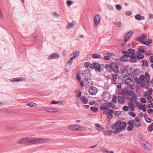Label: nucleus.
<instances>
[{
	"label": "nucleus",
	"instance_id": "1",
	"mask_svg": "<svg viewBox=\"0 0 153 153\" xmlns=\"http://www.w3.org/2000/svg\"><path fill=\"white\" fill-rule=\"evenodd\" d=\"M49 141L47 138H34L30 139L29 137H25L19 140L17 143L23 145L31 144L34 143H43L48 142Z\"/></svg>",
	"mask_w": 153,
	"mask_h": 153
},
{
	"label": "nucleus",
	"instance_id": "2",
	"mask_svg": "<svg viewBox=\"0 0 153 153\" xmlns=\"http://www.w3.org/2000/svg\"><path fill=\"white\" fill-rule=\"evenodd\" d=\"M127 123L126 122H123L121 120H119L113 123L111 126V128L115 130L113 131L114 134H118L121 131L125 129Z\"/></svg>",
	"mask_w": 153,
	"mask_h": 153
},
{
	"label": "nucleus",
	"instance_id": "3",
	"mask_svg": "<svg viewBox=\"0 0 153 153\" xmlns=\"http://www.w3.org/2000/svg\"><path fill=\"white\" fill-rule=\"evenodd\" d=\"M80 83L82 87L84 85L89 86L92 84L91 80L89 78L84 79L83 81H81Z\"/></svg>",
	"mask_w": 153,
	"mask_h": 153
},
{
	"label": "nucleus",
	"instance_id": "4",
	"mask_svg": "<svg viewBox=\"0 0 153 153\" xmlns=\"http://www.w3.org/2000/svg\"><path fill=\"white\" fill-rule=\"evenodd\" d=\"M68 128V129L75 131H82L83 128L79 125H73L69 126Z\"/></svg>",
	"mask_w": 153,
	"mask_h": 153
},
{
	"label": "nucleus",
	"instance_id": "5",
	"mask_svg": "<svg viewBox=\"0 0 153 153\" xmlns=\"http://www.w3.org/2000/svg\"><path fill=\"white\" fill-rule=\"evenodd\" d=\"M139 140L140 143L141 145L143 146L146 150H149V148L146 146L145 143L146 142L144 141V139L143 138V136L142 134L140 135L139 136Z\"/></svg>",
	"mask_w": 153,
	"mask_h": 153
},
{
	"label": "nucleus",
	"instance_id": "6",
	"mask_svg": "<svg viewBox=\"0 0 153 153\" xmlns=\"http://www.w3.org/2000/svg\"><path fill=\"white\" fill-rule=\"evenodd\" d=\"M111 68L115 73H117L119 71V69L117 65L115 63L111 62Z\"/></svg>",
	"mask_w": 153,
	"mask_h": 153
},
{
	"label": "nucleus",
	"instance_id": "7",
	"mask_svg": "<svg viewBox=\"0 0 153 153\" xmlns=\"http://www.w3.org/2000/svg\"><path fill=\"white\" fill-rule=\"evenodd\" d=\"M97 88L94 87H91L89 89V92L91 95H95L97 92Z\"/></svg>",
	"mask_w": 153,
	"mask_h": 153
},
{
	"label": "nucleus",
	"instance_id": "8",
	"mask_svg": "<svg viewBox=\"0 0 153 153\" xmlns=\"http://www.w3.org/2000/svg\"><path fill=\"white\" fill-rule=\"evenodd\" d=\"M110 98V95L108 93H105L102 95V100L105 101H108Z\"/></svg>",
	"mask_w": 153,
	"mask_h": 153
},
{
	"label": "nucleus",
	"instance_id": "9",
	"mask_svg": "<svg viewBox=\"0 0 153 153\" xmlns=\"http://www.w3.org/2000/svg\"><path fill=\"white\" fill-rule=\"evenodd\" d=\"M134 93V91L133 90H131L129 91L128 88H126L122 91L121 94H124L128 95H131L133 94Z\"/></svg>",
	"mask_w": 153,
	"mask_h": 153
},
{
	"label": "nucleus",
	"instance_id": "10",
	"mask_svg": "<svg viewBox=\"0 0 153 153\" xmlns=\"http://www.w3.org/2000/svg\"><path fill=\"white\" fill-rule=\"evenodd\" d=\"M93 65L96 71L99 72H101V66L100 65L97 63L94 62L93 63Z\"/></svg>",
	"mask_w": 153,
	"mask_h": 153
},
{
	"label": "nucleus",
	"instance_id": "11",
	"mask_svg": "<svg viewBox=\"0 0 153 153\" xmlns=\"http://www.w3.org/2000/svg\"><path fill=\"white\" fill-rule=\"evenodd\" d=\"M60 57V55L57 53H54L50 55L48 58V59H56Z\"/></svg>",
	"mask_w": 153,
	"mask_h": 153
},
{
	"label": "nucleus",
	"instance_id": "12",
	"mask_svg": "<svg viewBox=\"0 0 153 153\" xmlns=\"http://www.w3.org/2000/svg\"><path fill=\"white\" fill-rule=\"evenodd\" d=\"M133 32L132 31H130L126 34L125 37V42H126L132 36Z\"/></svg>",
	"mask_w": 153,
	"mask_h": 153
},
{
	"label": "nucleus",
	"instance_id": "13",
	"mask_svg": "<svg viewBox=\"0 0 153 153\" xmlns=\"http://www.w3.org/2000/svg\"><path fill=\"white\" fill-rule=\"evenodd\" d=\"M147 38V36L145 35V34H143L142 36L137 37L136 38L135 40L137 41L140 42V40L143 41L145 39H146Z\"/></svg>",
	"mask_w": 153,
	"mask_h": 153
},
{
	"label": "nucleus",
	"instance_id": "14",
	"mask_svg": "<svg viewBox=\"0 0 153 153\" xmlns=\"http://www.w3.org/2000/svg\"><path fill=\"white\" fill-rule=\"evenodd\" d=\"M125 82L126 84L131 86H132L134 84V82L133 80L127 78L125 79Z\"/></svg>",
	"mask_w": 153,
	"mask_h": 153
},
{
	"label": "nucleus",
	"instance_id": "15",
	"mask_svg": "<svg viewBox=\"0 0 153 153\" xmlns=\"http://www.w3.org/2000/svg\"><path fill=\"white\" fill-rule=\"evenodd\" d=\"M90 72L87 70H85L82 71V75L84 77H88L90 76Z\"/></svg>",
	"mask_w": 153,
	"mask_h": 153
},
{
	"label": "nucleus",
	"instance_id": "16",
	"mask_svg": "<svg viewBox=\"0 0 153 153\" xmlns=\"http://www.w3.org/2000/svg\"><path fill=\"white\" fill-rule=\"evenodd\" d=\"M100 17L98 15H96L94 17V22L95 25H97L100 23Z\"/></svg>",
	"mask_w": 153,
	"mask_h": 153
},
{
	"label": "nucleus",
	"instance_id": "17",
	"mask_svg": "<svg viewBox=\"0 0 153 153\" xmlns=\"http://www.w3.org/2000/svg\"><path fill=\"white\" fill-rule=\"evenodd\" d=\"M100 149L101 151L103 152L104 153H113L114 152L113 151H109L104 147H101Z\"/></svg>",
	"mask_w": 153,
	"mask_h": 153
},
{
	"label": "nucleus",
	"instance_id": "18",
	"mask_svg": "<svg viewBox=\"0 0 153 153\" xmlns=\"http://www.w3.org/2000/svg\"><path fill=\"white\" fill-rule=\"evenodd\" d=\"M80 100L84 104H87L88 102V98L84 96H82L81 97Z\"/></svg>",
	"mask_w": 153,
	"mask_h": 153
},
{
	"label": "nucleus",
	"instance_id": "19",
	"mask_svg": "<svg viewBox=\"0 0 153 153\" xmlns=\"http://www.w3.org/2000/svg\"><path fill=\"white\" fill-rule=\"evenodd\" d=\"M96 129L99 131H102V126L99 124L96 123L95 124Z\"/></svg>",
	"mask_w": 153,
	"mask_h": 153
},
{
	"label": "nucleus",
	"instance_id": "20",
	"mask_svg": "<svg viewBox=\"0 0 153 153\" xmlns=\"http://www.w3.org/2000/svg\"><path fill=\"white\" fill-rule=\"evenodd\" d=\"M45 110L47 111L53 112L57 111L56 108H47L45 109Z\"/></svg>",
	"mask_w": 153,
	"mask_h": 153
},
{
	"label": "nucleus",
	"instance_id": "21",
	"mask_svg": "<svg viewBox=\"0 0 153 153\" xmlns=\"http://www.w3.org/2000/svg\"><path fill=\"white\" fill-rule=\"evenodd\" d=\"M135 19L137 20H141L145 19V17L144 16H142L140 15H136L135 16Z\"/></svg>",
	"mask_w": 153,
	"mask_h": 153
},
{
	"label": "nucleus",
	"instance_id": "22",
	"mask_svg": "<svg viewBox=\"0 0 153 153\" xmlns=\"http://www.w3.org/2000/svg\"><path fill=\"white\" fill-rule=\"evenodd\" d=\"M23 78H14L10 79V80L12 82H18V81H22Z\"/></svg>",
	"mask_w": 153,
	"mask_h": 153
},
{
	"label": "nucleus",
	"instance_id": "23",
	"mask_svg": "<svg viewBox=\"0 0 153 153\" xmlns=\"http://www.w3.org/2000/svg\"><path fill=\"white\" fill-rule=\"evenodd\" d=\"M122 74L124 78L128 76V71L124 69L122 71Z\"/></svg>",
	"mask_w": 153,
	"mask_h": 153
},
{
	"label": "nucleus",
	"instance_id": "24",
	"mask_svg": "<svg viewBox=\"0 0 153 153\" xmlns=\"http://www.w3.org/2000/svg\"><path fill=\"white\" fill-rule=\"evenodd\" d=\"M153 90L152 88L149 89L148 91L145 92V94L146 96L148 97V96H150L152 93Z\"/></svg>",
	"mask_w": 153,
	"mask_h": 153
},
{
	"label": "nucleus",
	"instance_id": "25",
	"mask_svg": "<svg viewBox=\"0 0 153 153\" xmlns=\"http://www.w3.org/2000/svg\"><path fill=\"white\" fill-rule=\"evenodd\" d=\"M122 98L118 96V100L119 102L120 103H124V102L123 101V98H124L125 99H126L125 98H124L123 97V96H122Z\"/></svg>",
	"mask_w": 153,
	"mask_h": 153
},
{
	"label": "nucleus",
	"instance_id": "26",
	"mask_svg": "<svg viewBox=\"0 0 153 153\" xmlns=\"http://www.w3.org/2000/svg\"><path fill=\"white\" fill-rule=\"evenodd\" d=\"M79 53L80 52L79 51H76L73 52L72 53L73 56L72 57H75V58L76 57H77L79 56Z\"/></svg>",
	"mask_w": 153,
	"mask_h": 153
},
{
	"label": "nucleus",
	"instance_id": "27",
	"mask_svg": "<svg viewBox=\"0 0 153 153\" xmlns=\"http://www.w3.org/2000/svg\"><path fill=\"white\" fill-rule=\"evenodd\" d=\"M109 109V107L108 105H104L100 107V109L102 110H108Z\"/></svg>",
	"mask_w": 153,
	"mask_h": 153
},
{
	"label": "nucleus",
	"instance_id": "28",
	"mask_svg": "<svg viewBox=\"0 0 153 153\" xmlns=\"http://www.w3.org/2000/svg\"><path fill=\"white\" fill-rule=\"evenodd\" d=\"M128 105L129 106L130 110L132 111H134V104L129 103Z\"/></svg>",
	"mask_w": 153,
	"mask_h": 153
},
{
	"label": "nucleus",
	"instance_id": "29",
	"mask_svg": "<svg viewBox=\"0 0 153 153\" xmlns=\"http://www.w3.org/2000/svg\"><path fill=\"white\" fill-rule=\"evenodd\" d=\"M134 75L133 73H130L128 74V78L127 79L133 80L134 78Z\"/></svg>",
	"mask_w": 153,
	"mask_h": 153
},
{
	"label": "nucleus",
	"instance_id": "30",
	"mask_svg": "<svg viewBox=\"0 0 153 153\" xmlns=\"http://www.w3.org/2000/svg\"><path fill=\"white\" fill-rule=\"evenodd\" d=\"M142 62L143 63V64L142 65V67L144 68L145 67H148V63L146 60H143Z\"/></svg>",
	"mask_w": 153,
	"mask_h": 153
},
{
	"label": "nucleus",
	"instance_id": "31",
	"mask_svg": "<svg viewBox=\"0 0 153 153\" xmlns=\"http://www.w3.org/2000/svg\"><path fill=\"white\" fill-rule=\"evenodd\" d=\"M117 74H112V78L111 80L114 82H115V80L117 79Z\"/></svg>",
	"mask_w": 153,
	"mask_h": 153
},
{
	"label": "nucleus",
	"instance_id": "32",
	"mask_svg": "<svg viewBox=\"0 0 153 153\" xmlns=\"http://www.w3.org/2000/svg\"><path fill=\"white\" fill-rule=\"evenodd\" d=\"M127 57L124 55L121 56L120 58V60L122 62H126L127 61Z\"/></svg>",
	"mask_w": 153,
	"mask_h": 153
},
{
	"label": "nucleus",
	"instance_id": "33",
	"mask_svg": "<svg viewBox=\"0 0 153 153\" xmlns=\"http://www.w3.org/2000/svg\"><path fill=\"white\" fill-rule=\"evenodd\" d=\"M74 58H75V57H71V58L69 59L67 62L68 64L71 65L72 63L73 60Z\"/></svg>",
	"mask_w": 153,
	"mask_h": 153
},
{
	"label": "nucleus",
	"instance_id": "34",
	"mask_svg": "<svg viewBox=\"0 0 153 153\" xmlns=\"http://www.w3.org/2000/svg\"><path fill=\"white\" fill-rule=\"evenodd\" d=\"M113 132V131L111 130H108V131H105V132L104 134H106L107 135H110Z\"/></svg>",
	"mask_w": 153,
	"mask_h": 153
},
{
	"label": "nucleus",
	"instance_id": "35",
	"mask_svg": "<svg viewBox=\"0 0 153 153\" xmlns=\"http://www.w3.org/2000/svg\"><path fill=\"white\" fill-rule=\"evenodd\" d=\"M108 105L109 107L110 106L113 108H115L116 105L112 102H108Z\"/></svg>",
	"mask_w": 153,
	"mask_h": 153
},
{
	"label": "nucleus",
	"instance_id": "36",
	"mask_svg": "<svg viewBox=\"0 0 153 153\" xmlns=\"http://www.w3.org/2000/svg\"><path fill=\"white\" fill-rule=\"evenodd\" d=\"M148 130L149 131H151L153 130V123L149 126Z\"/></svg>",
	"mask_w": 153,
	"mask_h": 153
},
{
	"label": "nucleus",
	"instance_id": "37",
	"mask_svg": "<svg viewBox=\"0 0 153 153\" xmlns=\"http://www.w3.org/2000/svg\"><path fill=\"white\" fill-rule=\"evenodd\" d=\"M92 57L94 58H101V56L100 55L96 54L92 55Z\"/></svg>",
	"mask_w": 153,
	"mask_h": 153
},
{
	"label": "nucleus",
	"instance_id": "38",
	"mask_svg": "<svg viewBox=\"0 0 153 153\" xmlns=\"http://www.w3.org/2000/svg\"><path fill=\"white\" fill-rule=\"evenodd\" d=\"M27 105L30 107H35L36 105V104L35 103H33V102H30L28 104H27Z\"/></svg>",
	"mask_w": 153,
	"mask_h": 153
},
{
	"label": "nucleus",
	"instance_id": "39",
	"mask_svg": "<svg viewBox=\"0 0 153 153\" xmlns=\"http://www.w3.org/2000/svg\"><path fill=\"white\" fill-rule=\"evenodd\" d=\"M128 51L129 53L133 54L135 53V50L132 48H129L128 50Z\"/></svg>",
	"mask_w": 153,
	"mask_h": 153
},
{
	"label": "nucleus",
	"instance_id": "40",
	"mask_svg": "<svg viewBox=\"0 0 153 153\" xmlns=\"http://www.w3.org/2000/svg\"><path fill=\"white\" fill-rule=\"evenodd\" d=\"M122 53L125 54L124 55V56H126L127 57H129L130 56V54L129 53L128 51L127 52L124 51H122Z\"/></svg>",
	"mask_w": 153,
	"mask_h": 153
},
{
	"label": "nucleus",
	"instance_id": "41",
	"mask_svg": "<svg viewBox=\"0 0 153 153\" xmlns=\"http://www.w3.org/2000/svg\"><path fill=\"white\" fill-rule=\"evenodd\" d=\"M127 127V130L129 131H131L133 130L134 126L133 125H129Z\"/></svg>",
	"mask_w": 153,
	"mask_h": 153
},
{
	"label": "nucleus",
	"instance_id": "42",
	"mask_svg": "<svg viewBox=\"0 0 153 153\" xmlns=\"http://www.w3.org/2000/svg\"><path fill=\"white\" fill-rule=\"evenodd\" d=\"M84 66L88 69L91 68V64L89 62H85V63Z\"/></svg>",
	"mask_w": 153,
	"mask_h": 153
},
{
	"label": "nucleus",
	"instance_id": "43",
	"mask_svg": "<svg viewBox=\"0 0 153 153\" xmlns=\"http://www.w3.org/2000/svg\"><path fill=\"white\" fill-rule=\"evenodd\" d=\"M146 121L148 123H150L153 121V120L149 117H146L145 118Z\"/></svg>",
	"mask_w": 153,
	"mask_h": 153
},
{
	"label": "nucleus",
	"instance_id": "44",
	"mask_svg": "<svg viewBox=\"0 0 153 153\" xmlns=\"http://www.w3.org/2000/svg\"><path fill=\"white\" fill-rule=\"evenodd\" d=\"M90 109L94 112H95L98 110V108L95 107H91Z\"/></svg>",
	"mask_w": 153,
	"mask_h": 153
},
{
	"label": "nucleus",
	"instance_id": "45",
	"mask_svg": "<svg viewBox=\"0 0 153 153\" xmlns=\"http://www.w3.org/2000/svg\"><path fill=\"white\" fill-rule=\"evenodd\" d=\"M135 123V120H131L128 122V125H132L134 124Z\"/></svg>",
	"mask_w": 153,
	"mask_h": 153
},
{
	"label": "nucleus",
	"instance_id": "46",
	"mask_svg": "<svg viewBox=\"0 0 153 153\" xmlns=\"http://www.w3.org/2000/svg\"><path fill=\"white\" fill-rule=\"evenodd\" d=\"M74 25L73 23H69L67 26V28L68 29H70L72 28Z\"/></svg>",
	"mask_w": 153,
	"mask_h": 153
},
{
	"label": "nucleus",
	"instance_id": "47",
	"mask_svg": "<svg viewBox=\"0 0 153 153\" xmlns=\"http://www.w3.org/2000/svg\"><path fill=\"white\" fill-rule=\"evenodd\" d=\"M117 98L116 95H114L112 99V101L113 102L116 103L117 102Z\"/></svg>",
	"mask_w": 153,
	"mask_h": 153
},
{
	"label": "nucleus",
	"instance_id": "48",
	"mask_svg": "<svg viewBox=\"0 0 153 153\" xmlns=\"http://www.w3.org/2000/svg\"><path fill=\"white\" fill-rule=\"evenodd\" d=\"M147 99L148 100V102L149 103L152 102V99L151 96H148Z\"/></svg>",
	"mask_w": 153,
	"mask_h": 153
},
{
	"label": "nucleus",
	"instance_id": "49",
	"mask_svg": "<svg viewBox=\"0 0 153 153\" xmlns=\"http://www.w3.org/2000/svg\"><path fill=\"white\" fill-rule=\"evenodd\" d=\"M134 80L135 81V82L138 84H140L141 83L140 79L137 78H135Z\"/></svg>",
	"mask_w": 153,
	"mask_h": 153
},
{
	"label": "nucleus",
	"instance_id": "50",
	"mask_svg": "<svg viewBox=\"0 0 153 153\" xmlns=\"http://www.w3.org/2000/svg\"><path fill=\"white\" fill-rule=\"evenodd\" d=\"M138 50L140 53H145L146 52V50L142 49L141 48H139L138 49Z\"/></svg>",
	"mask_w": 153,
	"mask_h": 153
},
{
	"label": "nucleus",
	"instance_id": "51",
	"mask_svg": "<svg viewBox=\"0 0 153 153\" xmlns=\"http://www.w3.org/2000/svg\"><path fill=\"white\" fill-rule=\"evenodd\" d=\"M116 8L117 10H120L122 9V7L119 4H117L116 6Z\"/></svg>",
	"mask_w": 153,
	"mask_h": 153
},
{
	"label": "nucleus",
	"instance_id": "52",
	"mask_svg": "<svg viewBox=\"0 0 153 153\" xmlns=\"http://www.w3.org/2000/svg\"><path fill=\"white\" fill-rule=\"evenodd\" d=\"M144 56L143 54L139 55L137 56V59H141L143 58Z\"/></svg>",
	"mask_w": 153,
	"mask_h": 153
},
{
	"label": "nucleus",
	"instance_id": "53",
	"mask_svg": "<svg viewBox=\"0 0 153 153\" xmlns=\"http://www.w3.org/2000/svg\"><path fill=\"white\" fill-rule=\"evenodd\" d=\"M129 107L126 106H124L122 108V109L123 111H127L128 110Z\"/></svg>",
	"mask_w": 153,
	"mask_h": 153
},
{
	"label": "nucleus",
	"instance_id": "54",
	"mask_svg": "<svg viewBox=\"0 0 153 153\" xmlns=\"http://www.w3.org/2000/svg\"><path fill=\"white\" fill-rule=\"evenodd\" d=\"M137 106L138 108L140 109H142L143 108V105L142 104L139 103L138 105H137Z\"/></svg>",
	"mask_w": 153,
	"mask_h": 153
},
{
	"label": "nucleus",
	"instance_id": "55",
	"mask_svg": "<svg viewBox=\"0 0 153 153\" xmlns=\"http://www.w3.org/2000/svg\"><path fill=\"white\" fill-rule=\"evenodd\" d=\"M76 77L77 80H78L79 82L80 81L81 77L79 74H78V73L76 74Z\"/></svg>",
	"mask_w": 153,
	"mask_h": 153
},
{
	"label": "nucleus",
	"instance_id": "56",
	"mask_svg": "<svg viewBox=\"0 0 153 153\" xmlns=\"http://www.w3.org/2000/svg\"><path fill=\"white\" fill-rule=\"evenodd\" d=\"M146 107L147 108L151 107L153 108V103H152L151 104L147 105H146Z\"/></svg>",
	"mask_w": 153,
	"mask_h": 153
},
{
	"label": "nucleus",
	"instance_id": "57",
	"mask_svg": "<svg viewBox=\"0 0 153 153\" xmlns=\"http://www.w3.org/2000/svg\"><path fill=\"white\" fill-rule=\"evenodd\" d=\"M113 117V116L112 114H109L108 115V120H111Z\"/></svg>",
	"mask_w": 153,
	"mask_h": 153
},
{
	"label": "nucleus",
	"instance_id": "58",
	"mask_svg": "<svg viewBox=\"0 0 153 153\" xmlns=\"http://www.w3.org/2000/svg\"><path fill=\"white\" fill-rule=\"evenodd\" d=\"M134 72L135 74L137 75L139 74V70L138 69H136L134 70Z\"/></svg>",
	"mask_w": 153,
	"mask_h": 153
},
{
	"label": "nucleus",
	"instance_id": "59",
	"mask_svg": "<svg viewBox=\"0 0 153 153\" xmlns=\"http://www.w3.org/2000/svg\"><path fill=\"white\" fill-rule=\"evenodd\" d=\"M137 59H131V60H130V62H137Z\"/></svg>",
	"mask_w": 153,
	"mask_h": 153
},
{
	"label": "nucleus",
	"instance_id": "60",
	"mask_svg": "<svg viewBox=\"0 0 153 153\" xmlns=\"http://www.w3.org/2000/svg\"><path fill=\"white\" fill-rule=\"evenodd\" d=\"M134 120H135V121H136L138 122H140V120L139 118L137 117H136L135 118Z\"/></svg>",
	"mask_w": 153,
	"mask_h": 153
},
{
	"label": "nucleus",
	"instance_id": "61",
	"mask_svg": "<svg viewBox=\"0 0 153 153\" xmlns=\"http://www.w3.org/2000/svg\"><path fill=\"white\" fill-rule=\"evenodd\" d=\"M140 101L142 102L143 103H146V100L144 98H142L141 99Z\"/></svg>",
	"mask_w": 153,
	"mask_h": 153
},
{
	"label": "nucleus",
	"instance_id": "62",
	"mask_svg": "<svg viewBox=\"0 0 153 153\" xmlns=\"http://www.w3.org/2000/svg\"><path fill=\"white\" fill-rule=\"evenodd\" d=\"M111 64L110 65H109L108 64H107L105 65V68H106V69H108L109 68H111Z\"/></svg>",
	"mask_w": 153,
	"mask_h": 153
},
{
	"label": "nucleus",
	"instance_id": "63",
	"mask_svg": "<svg viewBox=\"0 0 153 153\" xmlns=\"http://www.w3.org/2000/svg\"><path fill=\"white\" fill-rule=\"evenodd\" d=\"M72 1L70 0H68L67 1V5L68 6H70L72 4Z\"/></svg>",
	"mask_w": 153,
	"mask_h": 153
},
{
	"label": "nucleus",
	"instance_id": "64",
	"mask_svg": "<svg viewBox=\"0 0 153 153\" xmlns=\"http://www.w3.org/2000/svg\"><path fill=\"white\" fill-rule=\"evenodd\" d=\"M126 14L128 16H131L132 14V12L131 11H127L126 12Z\"/></svg>",
	"mask_w": 153,
	"mask_h": 153
}]
</instances>
